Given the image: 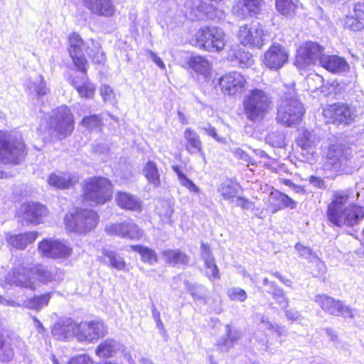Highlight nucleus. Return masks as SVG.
Segmentation results:
<instances>
[{"label": "nucleus", "mask_w": 364, "mask_h": 364, "mask_svg": "<svg viewBox=\"0 0 364 364\" xmlns=\"http://www.w3.org/2000/svg\"><path fill=\"white\" fill-rule=\"evenodd\" d=\"M322 67L333 73H341L347 72L350 66L347 61L338 55H323L321 57V64Z\"/></svg>", "instance_id": "393cba45"}, {"label": "nucleus", "mask_w": 364, "mask_h": 364, "mask_svg": "<svg viewBox=\"0 0 364 364\" xmlns=\"http://www.w3.org/2000/svg\"><path fill=\"white\" fill-rule=\"evenodd\" d=\"M298 141L303 149L309 150L318 144L320 138L314 131L306 130L302 133Z\"/></svg>", "instance_id": "ea45409f"}, {"label": "nucleus", "mask_w": 364, "mask_h": 364, "mask_svg": "<svg viewBox=\"0 0 364 364\" xmlns=\"http://www.w3.org/2000/svg\"><path fill=\"white\" fill-rule=\"evenodd\" d=\"M38 249L43 255L50 258L68 257L72 253V248L60 240H44L40 242Z\"/></svg>", "instance_id": "6ab92c4d"}, {"label": "nucleus", "mask_w": 364, "mask_h": 364, "mask_svg": "<svg viewBox=\"0 0 364 364\" xmlns=\"http://www.w3.org/2000/svg\"><path fill=\"white\" fill-rule=\"evenodd\" d=\"M123 232L125 233L122 237H127L132 240H139L142 235L143 232L134 223V228H123Z\"/></svg>", "instance_id": "13d9d810"}, {"label": "nucleus", "mask_w": 364, "mask_h": 364, "mask_svg": "<svg viewBox=\"0 0 364 364\" xmlns=\"http://www.w3.org/2000/svg\"><path fill=\"white\" fill-rule=\"evenodd\" d=\"M352 159L351 151L338 144L331 145L326 153L328 166L336 171H352Z\"/></svg>", "instance_id": "9d476101"}, {"label": "nucleus", "mask_w": 364, "mask_h": 364, "mask_svg": "<svg viewBox=\"0 0 364 364\" xmlns=\"http://www.w3.org/2000/svg\"><path fill=\"white\" fill-rule=\"evenodd\" d=\"M74 117L67 106H60L53 111L48 123V132L50 136L62 139L70 135L74 129Z\"/></svg>", "instance_id": "423d86ee"}, {"label": "nucleus", "mask_w": 364, "mask_h": 364, "mask_svg": "<svg viewBox=\"0 0 364 364\" xmlns=\"http://www.w3.org/2000/svg\"><path fill=\"white\" fill-rule=\"evenodd\" d=\"M68 51L75 67L82 73H86L87 70V61L85 53L96 64H104L107 60L105 53L98 41L92 38L84 41L75 32L68 36Z\"/></svg>", "instance_id": "f03ea898"}, {"label": "nucleus", "mask_w": 364, "mask_h": 364, "mask_svg": "<svg viewBox=\"0 0 364 364\" xmlns=\"http://www.w3.org/2000/svg\"><path fill=\"white\" fill-rule=\"evenodd\" d=\"M77 322L70 318H65L56 322L51 330L52 335L60 341H68L76 338Z\"/></svg>", "instance_id": "5701e85b"}, {"label": "nucleus", "mask_w": 364, "mask_h": 364, "mask_svg": "<svg viewBox=\"0 0 364 364\" xmlns=\"http://www.w3.org/2000/svg\"><path fill=\"white\" fill-rule=\"evenodd\" d=\"M239 191L240 186L231 181L223 183L219 188V192L223 198L229 200L230 203L235 202Z\"/></svg>", "instance_id": "4c0bfd02"}, {"label": "nucleus", "mask_w": 364, "mask_h": 364, "mask_svg": "<svg viewBox=\"0 0 364 364\" xmlns=\"http://www.w3.org/2000/svg\"><path fill=\"white\" fill-rule=\"evenodd\" d=\"M228 296L232 301L243 302L247 299V293L240 287H232L228 290Z\"/></svg>", "instance_id": "6e6d98bb"}, {"label": "nucleus", "mask_w": 364, "mask_h": 364, "mask_svg": "<svg viewBox=\"0 0 364 364\" xmlns=\"http://www.w3.org/2000/svg\"><path fill=\"white\" fill-rule=\"evenodd\" d=\"M122 346L114 339H106L96 348L95 353L99 358H107L116 355Z\"/></svg>", "instance_id": "7c9ffc66"}, {"label": "nucleus", "mask_w": 364, "mask_h": 364, "mask_svg": "<svg viewBox=\"0 0 364 364\" xmlns=\"http://www.w3.org/2000/svg\"><path fill=\"white\" fill-rule=\"evenodd\" d=\"M69 364H93V361L89 355L83 354L70 359Z\"/></svg>", "instance_id": "680f3d73"}, {"label": "nucleus", "mask_w": 364, "mask_h": 364, "mask_svg": "<svg viewBox=\"0 0 364 364\" xmlns=\"http://www.w3.org/2000/svg\"><path fill=\"white\" fill-rule=\"evenodd\" d=\"M311 265L310 266L311 272L314 277H319L324 274L326 272V266L325 263L318 258L317 256H314L313 259L311 260Z\"/></svg>", "instance_id": "603ef678"}, {"label": "nucleus", "mask_w": 364, "mask_h": 364, "mask_svg": "<svg viewBox=\"0 0 364 364\" xmlns=\"http://www.w3.org/2000/svg\"><path fill=\"white\" fill-rule=\"evenodd\" d=\"M363 21L364 20L363 19L357 18L356 16L354 14V16L346 17L344 23V26L345 28L349 30L353 31H359L364 28Z\"/></svg>", "instance_id": "864d4df0"}, {"label": "nucleus", "mask_w": 364, "mask_h": 364, "mask_svg": "<svg viewBox=\"0 0 364 364\" xmlns=\"http://www.w3.org/2000/svg\"><path fill=\"white\" fill-rule=\"evenodd\" d=\"M277 11L286 17H292L298 7V0H275Z\"/></svg>", "instance_id": "e433bc0d"}, {"label": "nucleus", "mask_w": 364, "mask_h": 364, "mask_svg": "<svg viewBox=\"0 0 364 364\" xmlns=\"http://www.w3.org/2000/svg\"><path fill=\"white\" fill-rule=\"evenodd\" d=\"M295 249L299 253L300 257L309 259L310 261L313 259L314 256H316L309 247H307L300 243H297L295 245Z\"/></svg>", "instance_id": "052dcab7"}, {"label": "nucleus", "mask_w": 364, "mask_h": 364, "mask_svg": "<svg viewBox=\"0 0 364 364\" xmlns=\"http://www.w3.org/2000/svg\"><path fill=\"white\" fill-rule=\"evenodd\" d=\"M232 203L236 206L241 207L244 209H249L251 207V203L246 198L237 196Z\"/></svg>", "instance_id": "0e129e2a"}, {"label": "nucleus", "mask_w": 364, "mask_h": 364, "mask_svg": "<svg viewBox=\"0 0 364 364\" xmlns=\"http://www.w3.org/2000/svg\"><path fill=\"white\" fill-rule=\"evenodd\" d=\"M173 171L176 173L181 186L186 187L189 191L198 193L200 188L183 173L178 166H173Z\"/></svg>", "instance_id": "49530a36"}, {"label": "nucleus", "mask_w": 364, "mask_h": 364, "mask_svg": "<svg viewBox=\"0 0 364 364\" xmlns=\"http://www.w3.org/2000/svg\"><path fill=\"white\" fill-rule=\"evenodd\" d=\"M81 125L90 131L100 130L102 125V118L97 114L85 117L82 119Z\"/></svg>", "instance_id": "de8ad7c7"}, {"label": "nucleus", "mask_w": 364, "mask_h": 364, "mask_svg": "<svg viewBox=\"0 0 364 364\" xmlns=\"http://www.w3.org/2000/svg\"><path fill=\"white\" fill-rule=\"evenodd\" d=\"M266 140L273 146H281L283 144L284 136L281 133L272 132L267 136Z\"/></svg>", "instance_id": "bf43d9fd"}, {"label": "nucleus", "mask_w": 364, "mask_h": 364, "mask_svg": "<svg viewBox=\"0 0 364 364\" xmlns=\"http://www.w3.org/2000/svg\"><path fill=\"white\" fill-rule=\"evenodd\" d=\"M359 193L351 189L336 191L328 205V220L338 227H353L364 218V208L355 204Z\"/></svg>", "instance_id": "f257e3e1"}, {"label": "nucleus", "mask_w": 364, "mask_h": 364, "mask_svg": "<svg viewBox=\"0 0 364 364\" xmlns=\"http://www.w3.org/2000/svg\"><path fill=\"white\" fill-rule=\"evenodd\" d=\"M285 316L289 320L297 321L301 317V314L299 311L294 309H290L285 311Z\"/></svg>", "instance_id": "69168bd1"}, {"label": "nucleus", "mask_w": 364, "mask_h": 364, "mask_svg": "<svg viewBox=\"0 0 364 364\" xmlns=\"http://www.w3.org/2000/svg\"><path fill=\"white\" fill-rule=\"evenodd\" d=\"M183 137L186 141V150L188 153L191 154L197 153L203 154L202 141L196 132L191 128H187L184 131Z\"/></svg>", "instance_id": "c756f323"}, {"label": "nucleus", "mask_w": 364, "mask_h": 364, "mask_svg": "<svg viewBox=\"0 0 364 364\" xmlns=\"http://www.w3.org/2000/svg\"><path fill=\"white\" fill-rule=\"evenodd\" d=\"M14 355V350L9 343L0 342V360L1 362H9Z\"/></svg>", "instance_id": "5fc2aeb1"}, {"label": "nucleus", "mask_w": 364, "mask_h": 364, "mask_svg": "<svg viewBox=\"0 0 364 364\" xmlns=\"http://www.w3.org/2000/svg\"><path fill=\"white\" fill-rule=\"evenodd\" d=\"M228 60L240 67L250 66L253 63L252 55L237 48H232L228 53Z\"/></svg>", "instance_id": "72a5a7b5"}, {"label": "nucleus", "mask_w": 364, "mask_h": 364, "mask_svg": "<svg viewBox=\"0 0 364 364\" xmlns=\"http://www.w3.org/2000/svg\"><path fill=\"white\" fill-rule=\"evenodd\" d=\"M188 65L195 72L203 75H207L210 70V63L205 57L200 55L191 56Z\"/></svg>", "instance_id": "c9c22d12"}, {"label": "nucleus", "mask_w": 364, "mask_h": 364, "mask_svg": "<svg viewBox=\"0 0 364 364\" xmlns=\"http://www.w3.org/2000/svg\"><path fill=\"white\" fill-rule=\"evenodd\" d=\"M100 92L105 102L114 103L116 102L114 91L109 86L102 85L100 87Z\"/></svg>", "instance_id": "4d7b16f0"}, {"label": "nucleus", "mask_w": 364, "mask_h": 364, "mask_svg": "<svg viewBox=\"0 0 364 364\" xmlns=\"http://www.w3.org/2000/svg\"><path fill=\"white\" fill-rule=\"evenodd\" d=\"M196 46L209 52L222 50L226 43L224 31L218 27L205 26L195 34Z\"/></svg>", "instance_id": "1a4fd4ad"}, {"label": "nucleus", "mask_w": 364, "mask_h": 364, "mask_svg": "<svg viewBox=\"0 0 364 364\" xmlns=\"http://www.w3.org/2000/svg\"><path fill=\"white\" fill-rule=\"evenodd\" d=\"M26 155V145L21 135L0 131V162L18 164Z\"/></svg>", "instance_id": "7ed1b4c3"}, {"label": "nucleus", "mask_w": 364, "mask_h": 364, "mask_svg": "<svg viewBox=\"0 0 364 364\" xmlns=\"http://www.w3.org/2000/svg\"><path fill=\"white\" fill-rule=\"evenodd\" d=\"M263 0H242L232 8L233 14L240 18H245L248 14H257L260 11Z\"/></svg>", "instance_id": "bb28decb"}, {"label": "nucleus", "mask_w": 364, "mask_h": 364, "mask_svg": "<svg viewBox=\"0 0 364 364\" xmlns=\"http://www.w3.org/2000/svg\"><path fill=\"white\" fill-rule=\"evenodd\" d=\"M199 129L204 131L205 134L214 138L218 141H222V139L218 136L215 128L210 124H208L203 127H200Z\"/></svg>", "instance_id": "e2e57ef3"}, {"label": "nucleus", "mask_w": 364, "mask_h": 364, "mask_svg": "<svg viewBox=\"0 0 364 364\" xmlns=\"http://www.w3.org/2000/svg\"><path fill=\"white\" fill-rule=\"evenodd\" d=\"M19 213L25 222L38 225L48 216V210L41 203L28 202L21 205Z\"/></svg>", "instance_id": "aec40b11"}, {"label": "nucleus", "mask_w": 364, "mask_h": 364, "mask_svg": "<svg viewBox=\"0 0 364 364\" xmlns=\"http://www.w3.org/2000/svg\"><path fill=\"white\" fill-rule=\"evenodd\" d=\"M97 213L90 209H77L75 213L65 218L66 229L68 231L86 233L95 229L98 223Z\"/></svg>", "instance_id": "6e6552de"}, {"label": "nucleus", "mask_w": 364, "mask_h": 364, "mask_svg": "<svg viewBox=\"0 0 364 364\" xmlns=\"http://www.w3.org/2000/svg\"><path fill=\"white\" fill-rule=\"evenodd\" d=\"M314 301L323 311L329 314L350 318L353 317L351 309L341 300L335 299L326 294H318L315 296Z\"/></svg>", "instance_id": "2eb2a0df"}, {"label": "nucleus", "mask_w": 364, "mask_h": 364, "mask_svg": "<svg viewBox=\"0 0 364 364\" xmlns=\"http://www.w3.org/2000/svg\"><path fill=\"white\" fill-rule=\"evenodd\" d=\"M82 197L85 200L104 204L112 198V185L104 177H90L82 182Z\"/></svg>", "instance_id": "20e7f679"}, {"label": "nucleus", "mask_w": 364, "mask_h": 364, "mask_svg": "<svg viewBox=\"0 0 364 364\" xmlns=\"http://www.w3.org/2000/svg\"><path fill=\"white\" fill-rule=\"evenodd\" d=\"M31 274L35 284L38 282L41 284L59 282L63 279V272L55 268H48L43 264H37L31 266Z\"/></svg>", "instance_id": "4be33fe9"}, {"label": "nucleus", "mask_w": 364, "mask_h": 364, "mask_svg": "<svg viewBox=\"0 0 364 364\" xmlns=\"http://www.w3.org/2000/svg\"><path fill=\"white\" fill-rule=\"evenodd\" d=\"M353 11L357 18L364 20V2L355 4Z\"/></svg>", "instance_id": "338daca9"}, {"label": "nucleus", "mask_w": 364, "mask_h": 364, "mask_svg": "<svg viewBox=\"0 0 364 364\" xmlns=\"http://www.w3.org/2000/svg\"><path fill=\"white\" fill-rule=\"evenodd\" d=\"M268 293L272 296L282 309H285L288 306V299L284 295L283 290L275 284H271V290L268 291Z\"/></svg>", "instance_id": "8fccbe9b"}, {"label": "nucleus", "mask_w": 364, "mask_h": 364, "mask_svg": "<svg viewBox=\"0 0 364 364\" xmlns=\"http://www.w3.org/2000/svg\"><path fill=\"white\" fill-rule=\"evenodd\" d=\"M324 48L317 43L309 41L301 46L297 52L295 60V65L300 69L307 65L315 63L317 60L321 64V57L325 55L323 54Z\"/></svg>", "instance_id": "ddd939ff"}, {"label": "nucleus", "mask_w": 364, "mask_h": 364, "mask_svg": "<svg viewBox=\"0 0 364 364\" xmlns=\"http://www.w3.org/2000/svg\"><path fill=\"white\" fill-rule=\"evenodd\" d=\"M143 171L149 183L154 187H159L161 185L160 174L155 162L149 161L145 164Z\"/></svg>", "instance_id": "58836bf2"}, {"label": "nucleus", "mask_w": 364, "mask_h": 364, "mask_svg": "<svg viewBox=\"0 0 364 364\" xmlns=\"http://www.w3.org/2000/svg\"><path fill=\"white\" fill-rule=\"evenodd\" d=\"M134 228V223L131 220H127L120 223H113L106 226L105 231L110 235H117L122 237L125 233L123 228Z\"/></svg>", "instance_id": "a18cd8bd"}, {"label": "nucleus", "mask_w": 364, "mask_h": 364, "mask_svg": "<svg viewBox=\"0 0 364 364\" xmlns=\"http://www.w3.org/2000/svg\"><path fill=\"white\" fill-rule=\"evenodd\" d=\"M269 201V208L272 209V213H274L285 208H290L293 209L296 205V201L292 198L277 191L271 192Z\"/></svg>", "instance_id": "a878e982"}, {"label": "nucleus", "mask_w": 364, "mask_h": 364, "mask_svg": "<svg viewBox=\"0 0 364 364\" xmlns=\"http://www.w3.org/2000/svg\"><path fill=\"white\" fill-rule=\"evenodd\" d=\"M131 249L140 254L144 262L153 264L157 262V255L154 250L141 245H132Z\"/></svg>", "instance_id": "79ce46f5"}, {"label": "nucleus", "mask_w": 364, "mask_h": 364, "mask_svg": "<svg viewBox=\"0 0 364 364\" xmlns=\"http://www.w3.org/2000/svg\"><path fill=\"white\" fill-rule=\"evenodd\" d=\"M147 53H149L150 58L151 60L161 69H165V64L162 61V60L153 51L148 50Z\"/></svg>", "instance_id": "774afa93"}, {"label": "nucleus", "mask_w": 364, "mask_h": 364, "mask_svg": "<svg viewBox=\"0 0 364 364\" xmlns=\"http://www.w3.org/2000/svg\"><path fill=\"white\" fill-rule=\"evenodd\" d=\"M6 282L10 285L36 289V284L31 274V266H18L9 272L6 277Z\"/></svg>", "instance_id": "f3484780"}, {"label": "nucleus", "mask_w": 364, "mask_h": 364, "mask_svg": "<svg viewBox=\"0 0 364 364\" xmlns=\"http://www.w3.org/2000/svg\"><path fill=\"white\" fill-rule=\"evenodd\" d=\"M37 237V232H28L24 234L8 235L6 237V240L11 247L18 250H23L28 243L33 242Z\"/></svg>", "instance_id": "cd10ccee"}, {"label": "nucleus", "mask_w": 364, "mask_h": 364, "mask_svg": "<svg viewBox=\"0 0 364 364\" xmlns=\"http://www.w3.org/2000/svg\"><path fill=\"white\" fill-rule=\"evenodd\" d=\"M247 80L240 73L232 72L223 75L220 80L222 92L228 95H238L245 89Z\"/></svg>", "instance_id": "a211bd4d"}, {"label": "nucleus", "mask_w": 364, "mask_h": 364, "mask_svg": "<svg viewBox=\"0 0 364 364\" xmlns=\"http://www.w3.org/2000/svg\"><path fill=\"white\" fill-rule=\"evenodd\" d=\"M166 262L171 265H186L189 259L187 255L180 250H167L163 252Z\"/></svg>", "instance_id": "f704fd0d"}, {"label": "nucleus", "mask_w": 364, "mask_h": 364, "mask_svg": "<svg viewBox=\"0 0 364 364\" xmlns=\"http://www.w3.org/2000/svg\"><path fill=\"white\" fill-rule=\"evenodd\" d=\"M82 77V81L80 82L77 78H74L71 81V85L75 87L79 95L85 99H92L95 93V86L92 83L86 76Z\"/></svg>", "instance_id": "473e14b6"}, {"label": "nucleus", "mask_w": 364, "mask_h": 364, "mask_svg": "<svg viewBox=\"0 0 364 364\" xmlns=\"http://www.w3.org/2000/svg\"><path fill=\"white\" fill-rule=\"evenodd\" d=\"M47 181L50 186L59 189L70 188L79 182V176L72 172H54L49 175Z\"/></svg>", "instance_id": "b1692460"}, {"label": "nucleus", "mask_w": 364, "mask_h": 364, "mask_svg": "<svg viewBox=\"0 0 364 364\" xmlns=\"http://www.w3.org/2000/svg\"><path fill=\"white\" fill-rule=\"evenodd\" d=\"M188 293L196 300L200 301L203 304H206V299L204 294V287L196 284L186 283Z\"/></svg>", "instance_id": "3c124183"}, {"label": "nucleus", "mask_w": 364, "mask_h": 364, "mask_svg": "<svg viewBox=\"0 0 364 364\" xmlns=\"http://www.w3.org/2000/svg\"><path fill=\"white\" fill-rule=\"evenodd\" d=\"M117 204L122 208L134 210L141 211V201L132 194L126 192H119L115 197Z\"/></svg>", "instance_id": "c85d7f7f"}, {"label": "nucleus", "mask_w": 364, "mask_h": 364, "mask_svg": "<svg viewBox=\"0 0 364 364\" xmlns=\"http://www.w3.org/2000/svg\"><path fill=\"white\" fill-rule=\"evenodd\" d=\"M103 254L108 258L109 264L112 267L118 270H122L124 269L125 262L123 257L118 253L111 250H104Z\"/></svg>", "instance_id": "09e8293b"}, {"label": "nucleus", "mask_w": 364, "mask_h": 364, "mask_svg": "<svg viewBox=\"0 0 364 364\" xmlns=\"http://www.w3.org/2000/svg\"><path fill=\"white\" fill-rule=\"evenodd\" d=\"M304 114L301 102L296 97L294 90L285 94L277 111V119L279 123L291 127L298 123Z\"/></svg>", "instance_id": "0eeeda50"}, {"label": "nucleus", "mask_w": 364, "mask_h": 364, "mask_svg": "<svg viewBox=\"0 0 364 364\" xmlns=\"http://www.w3.org/2000/svg\"><path fill=\"white\" fill-rule=\"evenodd\" d=\"M76 338L80 342L92 343L107 333V327L100 321L77 323Z\"/></svg>", "instance_id": "f8f14e48"}, {"label": "nucleus", "mask_w": 364, "mask_h": 364, "mask_svg": "<svg viewBox=\"0 0 364 364\" xmlns=\"http://www.w3.org/2000/svg\"><path fill=\"white\" fill-rule=\"evenodd\" d=\"M83 6L92 15L102 17H112L116 9L113 0H82Z\"/></svg>", "instance_id": "412c9836"}, {"label": "nucleus", "mask_w": 364, "mask_h": 364, "mask_svg": "<svg viewBox=\"0 0 364 364\" xmlns=\"http://www.w3.org/2000/svg\"><path fill=\"white\" fill-rule=\"evenodd\" d=\"M28 87L29 89L33 90L38 96H43L48 94L50 90L42 75H38L31 80Z\"/></svg>", "instance_id": "c03bdc74"}, {"label": "nucleus", "mask_w": 364, "mask_h": 364, "mask_svg": "<svg viewBox=\"0 0 364 364\" xmlns=\"http://www.w3.org/2000/svg\"><path fill=\"white\" fill-rule=\"evenodd\" d=\"M201 250V257L207 268L206 275L209 278L212 277L215 279H219V269L215 262L214 257L210 252L209 245L208 244L202 243Z\"/></svg>", "instance_id": "2f4dec72"}, {"label": "nucleus", "mask_w": 364, "mask_h": 364, "mask_svg": "<svg viewBox=\"0 0 364 364\" xmlns=\"http://www.w3.org/2000/svg\"><path fill=\"white\" fill-rule=\"evenodd\" d=\"M323 114L332 123L349 124L358 117L360 111L355 106L338 103L324 109Z\"/></svg>", "instance_id": "9b49d317"}, {"label": "nucleus", "mask_w": 364, "mask_h": 364, "mask_svg": "<svg viewBox=\"0 0 364 364\" xmlns=\"http://www.w3.org/2000/svg\"><path fill=\"white\" fill-rule=\"evenodd\" d=\"M262 25L257 22H252L240 28L238 39L245 46L261 48L264 45Z\"/></svg>", "instance_id": "dca6fc26"}, {"label": "nucleus", "mask_w": 364, "mask_h": 364, "mask_svg": "<svg viewBox=\"0 0 364 364\" xmlns=\"http://www.w3.org/2000/svg\"><path fill=\"white\" fill-rule=\"evenodd\" d=\"M271 105V96L260 89L251 90L243 100L245 114L251 121H257L264 117Z\"/></svg>", "instance_id": "39448f33"}, {"label": "nucleus", "mask_w": 364, "mask_h": 364, "mask_svg": "<svg viewBox=\"0 0 364 364\" xmlns=\"http://www.w3.org/2000/svg\"><path fill=\"white\" fill-rule=\"evenodd\" d=\"M228 338H222L218 341L220 351H228L232 346L233 343L239 339L240 334L237 331L232 332L229 325L226 326Z\"/></svg>", "instance_id": "a19ab883"}, {"label": "nucleus", "mask_w": 364, "mask_h": 364, "mask_svg": "<svg viewBox=\"0 0 364 364\" xmlns=\"http://www.w3.org/2000/svg\"><path fill=\"white\" fill-rule=\"evenodd\" d=\"M289 60V52L282 44L274 42L264 53L262 63L270 70H278L282 68Z\"/></svg>", "instance_id": "4468645a"}, {"label": "nucleus", "mask_w": 364, "mask_h": 364, "mask_svg": "<svg viewBox=\"0 0 364 364\" xmlns=\"http://www.w3.org/2000/svg\"><path fill=\"white\" fill-rule=\"evenodd\" d=\"M50 299V294L36 296L32 299L24 301L23 306L28 309L38 311L43 306L48 305Z\"/></svg>", "instance_id": "37998d69"}]
</instances>
